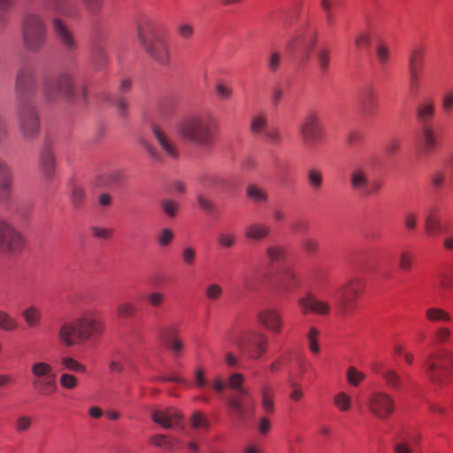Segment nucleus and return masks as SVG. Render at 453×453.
<instances>
[{
	"label": "nucleus",
	"mask_w": 453,
	"mask_h": 453,
	"mask_svg": "<svg viewBox=\"0 0 453 453\" xmlns=\"http://www.w3.org/2000/svg\"><path fill=\"white\" fill-rule=\"evenodd\" d=\"M334 404L341 411H348L351 407V398L344 392H339L334 396Z\"/></svg>",
	"instance_id": "nucleus-45"
},
{
	"label": "nucleus",
	"mask_w": 453,
	"mask_h": 453,
	"mask_svg": "<svg viewBox=\"0 0 453 453\" xmlns=\"http://www.w3.org/2000/svg\"><path fill=\"white\" fill-rule=\"evenodd\" d=\"M178 441L174 437L166 436L165 434H157L149 438V442L159 449L166 451H171L174 449Z\"/></svg>",
	"instance_id": "nucleus-34"
},
{
	"label": "nucleus",
	"mask_w": 453,
	"mask_h": 453,
	"mask_svg": "<svg viewBox=\"0 0 453 453\" xmlns=\"http://www.w3.org/2000/svg\"><path fill=\"white\" fill-rule=\"evenodd\" d=\"M53 32L60 45L68 52H73L78 48V43L67 27V26L59 18H54L52 20Z\"/></svg>",
	"instance_id": "nucleus-20"
},
{
	"label": "nucleus",
	"mask_w": 453,
	"mask_h": 453,
	"mask_svg": "<svg viewBox=\"0 0 453 453\" xmlns=\"http://www.w3.org/2000/svg\"><path fill=\"white\" fill-rule=\"evenodd\" d=\"M365 377L363 372L357 371L353 366L349 367L346 372V380L353 387H357Z\"/></svg>",
	"instance_id": "nucleus-52"
},
{
	"label": "nucleus",
	"mask_w": 453,
	"mask_h": 453,
	"mask_svg": "<svg viewBox=\"0 0 453 453\" xmlns=\"http://www.w3.org/2000/svg\"><path fill=\"white\" fill-rule=\"evenodd\" d=\"M235 344L250 358L258 359L266 351L267 337L262 332L250 331L235 340Z\"/></svg>",
	"instance_id": "nucleus-13"
},
{
	"label": "nucleus",
	"mask_w": 453,
	"mask_h": 453,
	"mask_svg": "<svg viewBox=\"0 0 453 453\" xmlns=\"http://www.w3.org/2000/svg\"><path fill=\"white\" fill-rule=\"evenodd\" d=\"M105 329L104 322L94 311L81 313L73 321L63 323L58 337L64 347L84 344L91 338L101 335Z\"/></svg>",
	"instance_id": "nucleus-2"
},
{
	"label": "nucleus",
	"mask_w": 453,
	"mask_h": 453,
	"mask_svg": "<svg viewBox=\"0 0 453 453\" xmlns=\"http://www.w3.org/2000/svg\"><path fill=\"white\" fill-rule=\"evenodd\" d=\"M38 165L46 179H51L56 172V155L54 142L46 139L39 152Z\"/></svg>",
	"instance_id": "nucleus-17"
},
{
	"label": "nucleus",
	"mask_w": 453,
	"mask_h": 453,
	"mask_svg": "<svg viewBox=\"0 0 453 453\" xmlns=\"http://www.w3.org/2000/svg\"><path fill=\"white\" fill-rule=\"evenodd\" d=\"M181 260L187 266H192L195 264L196 253L193 247H184L180 253Z\"/></svg>",
	"instance_id": "nucleus-56"
},
{
	"label": "nucleus",
	"mask_w": 453,
	"mask_h": 453,
	"mask_svg": "<svg viewBox=\"0 0 453 453\" xmlns=\"http://www.w3.org/2000/svg\"><path fill=\"white\" fill-rule=\"evenodd\" d=\"M286 248L281 245H270L266 248V257L273 262H280L285 258Z\"/></svg>",
	"instance_id": "nucleus-42"
},
{
	"label": "nucleus",
	"mask_w": 453,
	"mask_h": 453,
	"mask_svg": "<svg viewBox=\"0 0 453 453\" xmlns=\"http://www.w3.org/2000/svg\"><path fill=\"white\" fill-rule=\"evenodd\" d=\"M203 183L209 188L222 191L229 190L232 187L230 177L223 173H210L204 177Z\"/></svg>",
	"instance_id": "nucleus-28"
},
{
	"label": "nucleus",
	"mask_w": 453,
	"mask_h": 453,
	"mask_svg": "<svg viewBox=\"0 0 453 453\" xmlns=\"http://www.w3.org/2000/svg\"><path fill=\"white\" fill-rule=\"evenodd\" d=\"M85 196V190L81 186L73 184L71 187L70 199L75 209H80L81 207Z\"/></svg>",
	"instance_id": "nucleus-41"
},
{
	"label": "nucleus",
	"mask_w": 453,
	"mask_h": 453,
	"mask_svg": "<svg viewBox=\"0 0 453 453\" xmlns=\"http://www.w3.org/2000/svg\"><path fill=\"white\" fill-rule=\"evenodd\" d=\"M246 196L255 203H266L268 202L267 193L263 188L255 184L247 186Z\"/></svg>",
	"instance_id": "nucleus-38"
},
{
	"label": "nucleus",
	"mask_w": 453,
	"mask_h": 453,
	"mask_svg": "<svg viewBox=\"0 0 453 453\" xmlns=\"http://www.w3.org/2000/svg\"><path fill=\"white\" fill-rule=\"evenodd\" d=\"M374 371L382 378L390 388L398 390L401 388L402 378L394 369L386 367L382 364H378L376 365Z\"/></svg>",
	"instance_id": "nucleus-25"
},
{
	"label": "nucleus",
	"mask_w": 453,
	"mask_h": 453,
	"mask_svg": "<svg viewBox=\"0 0 453 453\" xmlns=\"http://www.w3.org/2000/svg\"><path fill=\"white\" fill-rule=\"evenodd\" d=\"M425 318L430 323L449 322L451 316L448 311L438 307H429L425 311Z\"/></svg>",
	"instance_id": "nucleus-36"
},
{
	"label": "nucleus",
	"mask_w": 453,
	"mask_h": 453,
	"mask_svg": "<svg viewBox=\"0 0 453 453\" xmlns=\"http://www.w3.org/2000/svg\"><path fill=\"white\" fill-rule=\"evenodd\" d=\"M21 315L28 327L36 326L42 319V311L35 305H30L23 310Z\"/></svg>",
	"instance_id": "nucleus-37"
},
{
	"label": "nucleus",
	"mask_w": 453,
	"mask_h": 453,
	"mask_svg": "<svg viewBox=\"0 0 453 453\" xmlns=\"http://www.w3.org/2000/svg\"><path fill=\"white\" fill-rule=\"evenodd\" d=\"M217 242L219 245H220L221 247L230 249L234 245L236 242V236L234 233L223 232L219 234L217 237Z\"/></svg>",
	"instance_id": "nucleus-54"
},
{
	"label": "nucleus",
	"mask_w": 453,
	"mask_h": 453,
	"mask_svg": "<svg viewBox=\"0 0 453 453\" xmlns=\"http://www.w3.org/2000/svg\"><path fill=\"white\" fill-rule=\"evenodd\" d=\"M439 288L447 292L453 288V272L447 271L439 274L438 276Z\"/></svg>",
	"instance_id": "nucleus-48"
},
{
	"label": "nucleus",
	"mask_w": 453,
	"mask_h": 453,
	"mask_svg": "<svg viewBox=\"0 0 453 453\" xmlns=\"http://www.w3.org/2000/svg\"><path fill=\"white\" fill-rule=\"evenodd\" d=\"M227 405L234 411L240 418H243L246 415V408L242 401L238 398H230L227 400Z\"/></svg>",
	"instance_id": "nucleus-62"
},
{
	"label": "nucleus",
	"mask_w": 453,
	"mask_h": 453,
	"mask_svg": "<svg viewBox=\"0 0 453 453\" xmlns=\"http://www.w3.org/2000/svg\"><path fill=\"white\" fill-rule=\"evenodd\" d=\"M262 137L273 145H279L282 142V136L280 131L275 127H269Z\"/></svg>",
	"instance_id": "nucleus-58"
},
{
	"label": "nucleus",
	"mask_w": 453,
	"mask_h": 453,
	"mask_svg": "<svg viewBox=\"0 0 453 453\" xmlns=\"http://www.w3.org/2000/svg\"><path fill=\"white\" fill-rule=\"evenodd\" d=\"M152 134L162 155L172 160H177L180 157V150L174 138L157 126L152 127Z\"/></svg>",
	"instance_id": "nucleus-18"
},
{
	"label": "nucleus",
	"mask_w": 453,
	"mask_h": 453,
	"mask_svg": "<svg viewBox=\"0 0 453 453\" xmlns=\"http://www.w3.org/2000/svg\"><path fill=\"white\" fill-rule=\"evenodd\" d=\"M12 194V180H0V203L10 202Z\"/></svg>",
	"instance_id": "nucleus-51"
},
{
	"label": "nucleus",
	"mask_w": 453,
	"mask_h": 453,
	"mask_svg": "<svg viewBox=\"0 0 453 453\" xmlns=\"http://www.w3.org/2000/svg\"><path fill=\"white\" fill-rule=\"evenodd\" d=\"M451 335L450 330L446 326H438L434 329L433 339L435 344L446 343Z\"/></svg>",
	"instance_id": "nucleus-50"
},
{
	"label": "nucleus",
	"mask_w": 453,
	"mask_h": 453,
	"mask_svg": "<svg viewBox=\"0 0 453 453\" xmlns=\"http://www.w3.org/2000/svg\"><path fill=\"white\" fill-rule=\"evenodd\" d=\"M424 229L428 237H436L442 234L443 226L440 218L434 212L425 218Z\"/></svg>",
	"instance_id": "nucleus-30"
},
{
	"label": "nucleus",
	"mask_w": 453,
	"mask_h": 453,
	"mask_svg": "<svg viewBox=\"0 0 453 453\" xmlns=\"http://www.w3.org/2000/svg\"><path fill=\"white\" fill-rule=\"evenodd\" d=\"M258 322L267 330L279 334L283 326L281 314L275 308H265L257 313Z\"/></svg>",
	"instance_id": "nucleus-21"
},
{
	"label": "nucleus",
	"mask_w": 453,
	"mask_h": 453,
	"mask_svg": "<svg viewBox=\"0 0 453 453\" xmlns=\"http://www.w3.org/2000/svg\"><path fill=\"white\" fill-rule=\"evenodd\" d=\"M314 58L319 74H327L331 64V50L326 46L319 47L315 51Z\"/></svg>",
	"instance_id": "nucleus-29"
},
{
	"label": "nucleus",
	"mask_w": 453,
	"mask_h": 453,
	"mask_svg": "<svg viewBox=\"0 0 453 453\" xmlns=\"http://www.w3.org/2000/svg\"><path fill=\"white\" fill-rule=\"evenodd\" d=\"M441 111L449 114L453 111V89L445 93L441 98Z\"/></svg>",
	"instance_id": "nucleus-64"
},
{
	"label": "nucleus",
	"mask_w": 453,
	"mask_h": 453,
	"mask_svg": "<svg viewBox=\"0 0 453 453\" xmlns=\"http://www.w3.org/2000/svg\"><path fill=\"white\" fill-rule=\"evenodd\" d=\"M59 385L65 389H73L78 385V380L70 373H62L59 376Z\"/></svg>",
	"instance_id": "nucleus-57"
},
{
	"label": "nucleus",
	"mask_w": 453,
	"mask_h": 453,
	"mask_svg": "<svg viewBox=\"0 0 453 453\" xmlns=\"http://www.w3.org/2000/svg\"><path fill=\"white\" fill-rule=\"evenodd\" d=\"M415 119L420 127L419 145L423 154H433L440 144V135L433 125L436 114L432 97L420 99L415 106Z\"/></svg>",
	"instance_id": "nucleus-4"
},
{
	"label": "nucleus",
	"mask_w": 453,
	"mask_h": 453,
	"mask_svg": "<svg viewBox=\"0 0 453 453\" xmlns=\"http://www.w3.org/2000/svg\"><path fill=\"white\" fill-rule=\"evenodd\" d=\"M191 426L194 429H208L209 421L199 411H195L191 415Z\"/></svg>",
	"instance_id": "nucleus-55"
},
{
	"label": "nucleus",
	"mask_w": 453,
	"mask_h": 453,
	"mask_svg": "<svg viewBox=\"0 0 453 453\" xmlns=\"http://www.w3.org/2000/svg\"><path fill=\"white\" fill-rule=\"evenodd\" d=\"M453 355L447 349L430 353L424 361L423 371L428 380L439 386L445 385L451 374Z\"/></svg>",
	"instance_id": "nucleus-6"
},
{
	"label": "nucleus",
	"mask_w": 453,
	"mask_h": 453,
	"mask_svg": "<svg viewBox=\"0 0 453 453\" xmlns=\"http://www.w3.org/2000/svg\"><path fill=\"white\" fill-rule=\"evenodd\" d=\"M379 106L378 94L372 85L362 88L358 95V110L362 116H372Z\"/></svg>",
	"instance_id": "nucleus-19"
},
{
	"label": "nucleus",
	"mask_w": 453,
	"mask_h": 453,
	"mask_svg": "<svg viewBox=\"0 0 453 453\" xmlns=\"http://www.w3.org/2000/svg\"><path fill=\"white\" fill-rule=\"evenodd\" d=\"M419 439L418 435L412 436L409 434H403L400 436L399 441L394 443V453H412L411 442L418 443Z\"/></svg>",
	"instance_id": "nucleus-33"
},
{
	"label": "nucleus",
	"mask_w": 453,
	"mask_h": 453,
	"mask_svg": "<svg viewBox=\"0 0 453 453\" xmlns=\"http://www.w3.org/2000/svg\"><path fill=\"white\" fill-rule=\"evenodd\" d=\"M138 41L149 54V56L158 65L166 66L171 62V57L167 43L160 37L153 35L146 37L139 29Z\"/></svg>",
	"instance_id": "nucleus-11"
},
{
	"label": "nucleus",
	"mask_w": 453,
	"mask_h": 453,
	"mask_svg": "<svg viewBox=\"0 0 453 453\" xmlns=\"http://www.w3.org/2000/svg\"><path fill=\"white\" fill-rule=\"evenodd\" d=\"M268 128V119L265 113L259 112L252 116L250 129L253 135L262 137Z\"/></svg>",
	"instance_id": "nucleus-32"
},
{
	"label": "nucleus",
	"mask_w": 453,
	"mask_h": 453,
	"mask_svg": "<svg viewBox=\"0 0 453 453\" xmlns=\"http://www.w3.org/2000/svg\"><path fill=\"white\" fill-rule=\"evenodd\" d=\"M425 50L422 47H413L408 56V71L410 88L417 91L419 88V77L423 68Z\"/></svg>",
	"instance_id": "nucleus-16"
},
{
	"label": "nucleus",
	"mask_w": 453,
	"mask_h": 453,
	"mask_svg": "<svg viewBox=\"0 0 453 453\" xmlns=\"http://www.w3.org/2000/svg\"><path fill=\"white\" fill-rule=\"evenodd\" d=\"M121 178V173L119 170H110L104 173H102L98 177V185L108 186L117 183Z\"/></svg>",
	"instance_id": "nucleus-43"
},
{
	"label": "nucleus",
	"mask_w": 453,
	"mask_h": 453,
	"mask_svg": "<svg viewBox=\"0 0 453 453\" xmlns=\"http://www.w3.org/2000/svg\"><path fill=\"white\" fill-rule=\"evenodd\" d=\"M298 131L302 142L309 149L316 147L324 135L322 126L315 113H309L303 118Z\"/></svg>",
	"instance_id": "nucleus-12"
},
{
	"label": "nucleus",
	"mask_w": 453,
	"mask_h": 453,
	"mask_svg": "<svg viewBox=\"0 0 453 453\" xmlns=\"http://www.w3.org/2000/svg\"><path fill=\"white\" fill-rule=\"evenodd\" d=\"M364 283L359 278L349 280L338 290L337 303L342 312L347 313L352 309V304L357 296L362 293Z\"/></svg>",
	"instance_id": "nucleus-14"
},
{
	"label": "nucleus",
	"mask_w": 453,
	"mask_h": 453,
	"mask_svg": "<svg viewBox=\"0 0 453 453\" xmlns=\"http://www.w3.org/2000/svg\"><path fill=\"white\" fill-rule=\"evenodd\" d=\"M44 8L63 16H70L72 13V0H44Z\"/></svg>",
	"instance_id": "nucleus-31"
},
{
	"label": "nucleus",
	"mask_w": 453,
	"mask_h": 453,
	"mask_svg": "<svg viewBox=\"0 0 453 453\" xmlns=\"http://www.w3.org/2000/svg\"><path fill=\"white\" fill-rule=\"evenodd\" d=\"M60 363L66 370L81 373L86 372V367L71 357H63Z\"/></svg>",
	"instance_id": "nucleus-47"
},
{
	"label": "nucleus",
	"mask_w": 453,
	"mask_h": 453,
	"mask_svg": "<svg viewBox=\"0 0 453 453\" xmlns=\"http://www.w3.org/2000/svg\"><path fill=\"white\" fill-rule=\"evenodd\" d=\"M42 94L47 101H55L63 97L68 104L82 106L87 100L85 85H77L72 70H62L54 76L45 79Z\"/></svg>",
	"instance_id": "nucleus-3"
},
{
	"label": "nucleus",
	"mask_w": 453,
	"mask_h": 453,
	"mask_svg": "<svg viewBox=\"0 0 453 453\" xmlns=\"http://www.w3.org/2000/svg\"><path fill=\"white\" fill-rule=\"evenodd\" d=\"M15 103L34 101L36 93V77L31 65H22L16 72L14 81Z\"/></svg>",
	"instance_id": "nucleus-10"
},
{
	"label": "nucleus",
	"mask_w": 453,
	"mask_h": 453,
	"mask_svg": "<svg viewBox=\"0 0 453 453\" xmlns=\"http://www.w3.org/2000/svg\"><path fill=\"white\" fill-rule=\"evenodd\" d=\"M413 265L412 254L408 250H403L399 253L398 265L403 271H411Z\"/></svg>",
	"instance_id": "nucleus-53"
},
{
	"label": "nucleus",
	"mask_w": 453,
	"mask_h": 453,
	"mask_svg": "<svg viewBox=\"0 0 453 453\" xmlns=\"http://www.w3.org/2000/svg\"><path fill=\"white\" fill-rule=\"evenodd\" d=\"M15 104V114L21 137L26 141L36 138L40 134L41 119L35 101Z\"/></svg>",
	"instance_id": "nucleus-7"
},
{
	"label": "nucleus",
	"mask_w": 453,
	"mask_h": 453,
	"mask_svg": "<svg viewBox=\"0 0 453 453\" xmlns=\"http://www.w3.org/2000/svg\"><path fill=\"white\" fill-rule=\"evenodd\" d=\"M271 227L262 222H252L244 230V236L251 241L259 242L269 236Z\"/></svg>",
	"instance_id": "nucleus-27"
},
{
	"label": "nucleus",
	"mask_w": 453,
	"mask_h": 453,
	"mask_svg": "<svg viewBox=\"0 0 453 453\" xmlns=\"http://www.w3.org/2000/svg\"><path fill=\"white\" fill-rule=\"evenodd\" d=\"M319 335V331L315 327L310 328L307 334V340L309 344V349L311 352L317 354L319 352L320 348L317 341V336Z\"/></svg>",
	"instance_id": "nucleus-60"
},
{
	"label": "nucleus",
	"mask_w": 453,
	"mask_h": 453,
	"mask_svg": "<svg viewBox=\"0 0 453 453\" xmlns=\"http://www.w3.org/2000/svg\"><path fill=\"white\" fill-rule=\"evenodd\" d=\"M371 42V35L367 31L359 32L354 38L355 47L358 50L362 48H366L370 45Z\"/></svg>",
	"instance_id": "nucleus-59"
},
{
	"label": "nucleus",
	"mask_w": 453,
	"mask_h": 453,
	"mask_svg": "<svg viewBox=\"0 0 453 453\" xmlns=\"http://www.w3.org/2000/svg\"><path fill=\"white\" fill-rule=\"evenodd\" d=\"M148 303L152 307H160L165 301V295L159 291H152L146 296Z\"/></svg>",
	"instance_id": "nucleus-63"
},
{
	"label": "nucleus",
	"mask_w": 453,
	"mask_h": 453,
	"mask_svg": "<svg viewBox=\"0 0 453 453\" xmlns=\"http://www.w3.org/2000/svg\"><path fill=\"white\" fill-rule=\"evenodd\" d=\"M116 312L119 318L134 317L137 312V308L131 302H123L118 305Z\"/></svg>",
	"instance_id": "nucleus-49"
},
{
	"label": "nucleus",
	"mask_w": 453,
	"mask_h": 453,
	"mask_svg": "<svg viewBox=\"0 0 453 453\" xmlns=\"http://www.w3.org/2000/svg\"><path fill=\"white\" fill-rule=\"evenodd\" d=\"M219 128L216 117L207 111L181 119L176 125V133L184 142L210 150L215 144Z\"/></svg>",
	"instance_id": "nucleus-1"
},
{
	"label": "nucleus",
	"mask_w": 453,
	"mask_h": 453,
	"mask_svg": "<svg viewBox=\"0 0 453 453\" xmlns=\"http://www.w3.org/2000/svg\"><path fill=\"white\" fill-rule=\"evenodd\" d=\"M205 297L211 302L218 301L223 295V288L218 283H211L204 288Z\"/></svg>",
	"instance_id": "nucleus-46"
},
{
	"label": "nucleus",
	"mask_w": 453,
	"mask_h": 453,
	"mask_svg": "<svg viewBox=\"0 0 453 453\" xmlns=\"http://www.w3.org/2000/svg\"><path fill=\"white\" fill-rule=\"evenodd\" d=\"M317 38L318 34L315 30H308L290 40L286 45V51L292 54L296 52L298 48H304L311 50L315 47Z\"/></svg>",
	"instance_id": "nucleus-24"
},
{
	"label": "nucleus",
	"mask_w": 453,
	"mask_h": 453,
	"mask_svg": "<svg viewBox=\"0 0 453 453\" xmlns=\"http://www.w3.org/2000/svg\"><path fill=\"white\" fill-rule=\"evenodd\" d=\"M374 51L376 59L381 65H385L388 63L390 52L388 47L384 42H378L375 45Z\"/></svg>",
	"instance_id": "nucleus-44"
},
{
	"label": "nucleus",
	"mask_w": 453,
	"mask_h": 453,
	"mask_svg": "<svg viewBox=\"0 0 453 453\" xmlns=\"http://www.w3.org/2000/svg\"><path fill=\"white\" fill-rule=\"evenodd\" d=\"M297 303L303 314L312 312L319 315H326L330 311L328 303L319 300L311 294L299 298Z\"/></svg>",
	"instance_id": "nucleus-22"
},
{
	"label": "nucleus",
	"mask_w": 453,
	"mask_h": 453,
	"mask_svg": "<svg viewBox=\"0 0 453 453\" xmlns=\"http://www.w3.org/2000/svg\"><path fill=\"white\" fill-rule=\"evenodd\" d=\"M367 407L373 416L385 419L394 411V400L385 392H374L367 399Z\"/></svg>",
	"instance_id": "nucleus-15"
},
{
	"label": "nucleus",
	"mask_w": 453,
	"mask_h": 453,
	"mask_svg": "<svg viewBox=\"0 0 453 453\" xmlns=\"http://www.w3.org/2000/svg\"><path fill=\"white\" fill-rule=\"evenodd\" d=\"M176 331L177 330L174 327L164 328L162 331V338L164 339L166 346L175 354H178L182 350L183 343L180 339L171 337V334H174Z\"/></svg>",
	"instance_id": "nucleus-35"
},
{
	"label": "nucleus",
	"mask_w": 453,
	"mask_h": 453,
	"mask_svg": "<svg viewBox=\"0 0 453 453\" xmlns=\"http://www.w3.org/2000/svg\"><path fill=\"white\" fill-rule=\"evenodd\" d=\"M48 32L45 21L35 13L24 16L21 24V40L24 48L33 53L41 51L45 46Z\"/></svg>",
	"instance_id": "nucleus-5"
},
{
	"label": "nucleus",
	"mask_w": 453,
	"mask_h": 453,
	"mask_svg": "<svg viewBox=\"0 0 453 453\" xmlns=\"http://www.w3.org/2000/svg\"><path fill=\"white\" fill-rule=\"evenodd\" d=\"M350 186L358 191L362 196L365 189H367L369 179L367 171L362 166H356L350 172Z\"/></svg>",
	"instance_id": "nucleus-26"
},
{
	"label": "nucleus",
	"mask_w": 453,
	"mask_h": 453,
	"mask_svg": "<svg viewBox=\"0 0 453 453\" xmlns=\"http://www.w3.org/2000/svg\"><path fill=\"white\" fill-rule=\"evenodd\" d=\"M261 404L265 412L272 413L274 410L273 390L268 385H264L260 389Z\"/></svg>",
	"instance_id": "nucleus-39"
},
{
	"label": "nucleus",
	"mask_w": 453,
	"mask_h": 453,
	"mask_svg": "<svg viewBox=\"0 0 453 453\" xmlns=\"http://www.w3.org/2000/svg\"><path fill=\"white\" fill-rule=\"evenodd\" d=\"M19 324L8 312L0 310V329L4 332H14Z\"/></svg>",
	"instance_id": "nucleus-40"
},
{
	"label": "nucleus",
	"mask_w": 453,
	"mask_h": 453,
	"mask_svg": "<svg viewBox=\"0 0 453 453\" xmlns=\"http://www.w3.org/2000/svg\"><path fill=\"white\" fill-rule=\"evenodd\" d=\"M151 419L165 429L172 428L174 425L179 424L181 415L173 408H165L163 410L153 409L150 411Z\"/></svg>",
	"instance_id": "nucleus-23"
},
{
	"label": "nucleus",
	"mask_w": 453,
	"mask_h": 453,
	"mask_svg": "<svg viewBox=\"0 0 453 453\" xmlns=\"http://www.w3.org/2000/svg\"><path fill=\"white\" fill-rule=\"evenodd\" d=\"M307 177L309 184L313 189L320 188L322 185V174L319 170H310L308 172Z\"/></svg>",
	"instance_id": "nucleus-61"
},
{
	"label": "nucleus",
	"mask_w": 453,
	"mask_h": 453,
	"mask_svg": "<svg viewBox=\"0 0 453 453\" xmlns=\"http://www.w3.org/2000/svg\"><path fill=\"white\" fill-rule=\"evenodd\" d=\"M31 385L42 396H49L57 392V374L52 366L44 361L34 362L30 366Z\"/></svg>",
	"instance_id": "nucleus-8"
},
{
	"label": "nucleus",
	"mask_w": 453,
	"mask_h": 453,
	"mask_svg": "<svg viewBox=\"0 0 453 453\" xmlns=\"http://www.w3.org/2000/svg\"><path fill=\"white\" fill-rule=\"evenodd\" d=\"M26 245L22 234L5 219H0V255L12 257L20 254Z\"/></svg>",
	"instance_id": "nucleus-9"
}]
</instances>
